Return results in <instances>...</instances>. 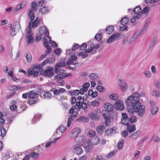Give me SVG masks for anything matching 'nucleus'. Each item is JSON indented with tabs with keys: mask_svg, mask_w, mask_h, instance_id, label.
<instances>
[{
	"mask_svg": "<svg viewBox=\"0 0 160 160\" xmlns=\"http://www.w3.org/2000/svg\"><path fill=\"white\" fill-rule=\"evenodd\" d=\"M139 96L137 92H134L128 97L125 103L129 114H132L135 112L137 113L139 117H142L145 113V107L138 101Z\"/></svg>",
	"mask_w": 160,
	"mask_h": 160,
	"instance_id": "f257e3e1",
	"label": "nucleus"
},
{
	"mask_svg": "<svg viewBox=\"0 0 160 160\" xmlns=\"http://www.w3.org/2000/svg\"><path fill=\"white\" fill-rule=\"evenodd\" d=\"M39 23V19L38 17H37L30 26H29V23L28 27L26 29L27 35L26 36V37L27 38V43H32L34 41V39L32 36V33L31 32V27L33 28H36L38 26Z\"/></svg>",
	"mask_w": 160,
	"mask_h": 160,
	"instance_id": "f03ea898",
	"label": "nucleus"
},
{
	"mask_svg": "<svg viewBox=\"0 0 160 160\" xmlns=\"http://www.w3.org/2000/svg\"><path fill=\"white\" fill-rule=\"evenodd\" d=\"M36 5L37 3L33 1L32 2L31 5V8L29 10L28 14V17L30 19L29 22V26L33 22V20L35 18L34 12H36L37 11V9L36 8Z\"/></svg>",
	"mask_w": 160,
	"mask_h": 160,
	"instance_id": "7ed1b4c3",
	"label": "nucleus"
},
{
	"mask_svg": "<svg viewBox=\"0 0 160 160\" xmlns=\"http://www.w3.org/2000/svg\"><path fill=\"white\" fill-rule=\"evenodd\" d=\"M11 27V35L14 36L16 34L19 29L21 28L19 22H15L13 24V26H12V25L11 24L10 25Z\"/></svg>",
	"mask_w": 160,
	"mask_h": 160,
	"instance_id": "20e7f679",
	"label": "nucleus"
},
{
	"mask_svg": "<svg viewBox=\"0 0 160 160\" xmlns=\"http://www.w3.org/2000/svg\"><path fill=\"white\" fill-rule=\"evenodd\" d=\"M66 63L65 62H59L57 63L56 64V67L55 68V72L56 73H58L59 72V74L63 75L66 74V71L63 70L61 69V68L65 66Z\"/></svg>",
	"mask_w": 160,
	"mask_h": 160,
	"instance_id": "39448f33",
	"label": "nucleus"
},
{
	"mask_svg": "<svg viewBox=\"0 0 160 160\" xmlns=\"http://www.w3.org/2000/svg\"><path fill=\"white\" fill-rule=\"evenodd\" d=\"M150 104L151 113L153 115H155L158 112L159 108L156 105L155 102L152 100L150 101Z\"/></svg>",
	"mask_w": 160,
	"mask_h": 160,
	"instance_id": "423d86ee",
	"label": "nucleus"
},
{
	"mask_svg": "<svg viewBox=\"0 0 160 160\" xmlns=\"http://www.w3.org/2000/svg\"><path fill=\"white\" fill-rule=\"evenodd\" d=\"M53 69V68L51 67H48L47 69L44 71L43 75L48 78L53 77L54 72H52Z\"/></svg>",
	"mask_w": 160,
	"mask_h": 160,
	"instance_id": "0eeeda50",
	"label": "nucleus"
},
{
	"mask_svg": "<svg viewBox=\"0 0 160 160\" xmlns=\"http://www.w3.org/2000/svg\"><path fill=\"white\" fill-rule=\"evenodd\" d=\"M80 132L81 130L79 128H75L71 131L69 137L71 138H75Z\"/></svg>",
	"mask_w": 160,
	"mask_h": 160,
	"instance_id": "6e6552de",
	"label": "nucleus"
},
{
	"mask_svg": "<svg viewBox=\"0 0 160 160\" xmlns=\"http://www.w3.org/2000/svg\"><path fill=\"white\" fill-rule=\"evenodd\" d=\"M121 36L119 33H116L112 34L109 38L107 41V42L111 43L119 39Z\"/></svg>",
	"mask_w": 160,
	"mask_h": 160,
	"instance_id": "1a4fd4ad",
	"label": "nucleus"
},
{
	"mask_svg": "<svg viewBox=\"0 0 160 160\" xmlns=\"http://www.w3.org/2000/svg\"><path fill=\"white\" fill-rule=\"evenodd\" d=\"M83 142V143H82V144L85 148V152H89L91 151L92 149V148L89 145V144L91 142V141L89 139H87L84 141V142Z\"/></svg>",
	"mask_w": 160,
	"mask_h": 160,
	"instance_id": "9d476101",
	"label": "nucleus"
},
{
	"mask_svg": "<svg viewBox=\"0 0 160 160\" xmlns=\"http://www.w3.org/2000/svg\"><path fill=\"white\" fill-rule=\"evenodd\" d=\"M103 117L104 118L105 121V124L106 126L107 125L108 123L110 122L111 116L108 112L106 111L102 110V112Z\"/></svg>",
	"mask_w": 160,
	"mask_h": 160,
	"instance_id": "9b49d317",
	"label": "nucleus"
},
{
	"mask_svg": "<svg viewBox=\"0 0 160 160\" xmlns=\"http://www.w3.org/2000/svg\"><path fill=\"white\" fill-rule=\"evenodd\" d=\"M66 78V76L63 74H58L56 75L54 77V79L56 80V81L58 83H61L62 85H63L64 82L62 79H64Z\"/></svg>",
	"mask_w": 160,
	"mask_h": 160,
	"instance_id": "f8f14e48",
	"label": "nucleus"
},
{
	"mask_svg": "<svg viewBox=\"0 0 160 160\" xmlns=\"http://www.w3.org/2000/svg\"><path fill=\"white\" fill-rule=\"evenodd\" d=\"M42 30V32L43 34L46 35V36L45 37H46V38H47L48 39H49V41L50 42L51 41V38L49 36L47 35H48L49 34V31L47 28L46 26H44V27H41L39 29V30L40 32L41 30Z\"/></svg>",
	"mask_w": 160,
	"mask_h": 160,
	"instance_id": "ddd939ff",
	"label": "nucleus"
},
{
	"mask_svg": "<svg viewBox=\"0 0 160 160\" xmlns=\"http://www.w3.org/2000/svg\"><path fill=\"white\" fill-rule=\"evenodd\" d=\"M114 107L116 110H118L119 111H122L124 108L122 102L120 100L116 101V103L114 105Z\"/></svg>",
	"mask_w": 160,
	"mask_h": 160,
	"instance_id": "4468645a",
	"label": "nucleus"
},
{
	"mask_svg": "<svg viewBox=\"0 0 160 160\" xmlns=\"http://www.w3.org/2000/svg\"><path fill=\"white\" fill-rule=\"evenodd\" d=\"M77 115V112L74 111L73 113L69 116L68 118V121L67 123V126L69 127L71 124L72 121L73 120L74 118H76Z\"/></svg>",
	"mask_w": 160,
	"mask_h": 160,
	"instance_id": "2eb2a0df",
	"label": "nucleus"
},
{
	"mask_svg": "<svg viewBox=\"0 0 160 160\" xmlns=\"http://www.w3.org/2000/svg\"><path fill=\"white\" fill-rule=\"evenodd\" d=\"M150 21V20L149 19H147L142 29L141 30H138V31L140 33V34H143V33L145 32L146 31L148 26L149 24Z\"/></svg>",
	"mask_w": 160,
	"mask_h": 160,
	"instance_id": "dca6fc26",
	"label": "nucleus"
},
{
	"mask_svg": "<svg viewBox=\"0 0 160 160\" xmlns=\"http://www.w3.org/2000/svg\"><path fill=\"white\" fill-rule=\"evenodd\" d=\"M118 84L120 86V88L123 91L125 90L127 88V85L125 81L124 80H119L118 82Z\"/></svg>",
	"mask_w": 160,
	"mask_h": 160,
	"instance_id": "f3484780",
	"label": "nucleus"
},
{
	"mask_svg": "<svg viewBox=\"0 0 160 160\" xmlns=\"http://www.w3.org/2000/svg\"><path fill=\"white\" fill-rule=\"evenodd\" d=\"M83 150L78 145L74 146L73 148V152L79 155L83 152Z\"/></svg>",
	"mask_w": 160,
	"mask_h": 160,
	"instance_id": "a211bd4d",
	"label": "nucleus"
},
{
	"mask_svg": "<svg viewBox=\"0 0 160 160\" xmlns=\"http://www.w3.org/2000/svg\"><path fill=\"white\" fill-rule=\"evenodd\" d=\"M104 107L105 109V111H106L107 112H112L113 110V105L110 103H106L104 104Z\"/></svg>",
	"mask_w": 160,
	"mask_h": 160,
	"instance_id": "6ab92c4d",
	"label": "nucleus"
},
{
	"mask_svg": "<svg viewBox=\"0 0 160 160\" xmlns=\"http://www.w3.org/2000/svg\"><path fill=\"white\" fill-rule=\"evenodd\" d=\"M51 91L53 92L54 94L55 95H58L60 94L61 92H64L65 91V90L63 88H61L58 90L57 89L54 88H52Z\"/></svg>",
	"mask_w": 160,
	"mask_h": 160,
	"instance_id": "aec40b11",
	"label": "nucleus"
},
{
	"mask_svg": "<svg viewBox=\"0 0 160 160\" xmlns=\"http://www.w3.org/2000/svg\"><path fill=\"white\" fill-rule=\"evenodd\" d=\"M45 41L43 42V44L44 47L47 48V50L45 52L48 54L51 51V47L49 44H48V40L46 37H44Z\"/></svg>",
	"mask_w": 160,
	"mask_h": 160,
	"instance_id": "412c9836",
	"label": "nucleus"
},
{
	"mask_svg": "<svg viewBox=\"0 0 160 160\" xmlns=\"http://www.w3.org/2000/svg\"><path fill=\"white\" fill-rule=\"evenodd\" d=\"M39 92L35 91L34 90L28 92V98H32L33 97H38Z\"/></svg>",
	"mask_w": 160,
	"mask_h": 160,
	"instance_id": "4be33fe9",
	"label": "nucleus"
},
{
	"mask_svg": "<svg viewBox=\"0 0 160 160\" xmlns=\"http://www.w3.org/2000/svg\"><path fill=\"white\" fill-rule=\"evenodd\" d=\"M122 118L121 119V122L123 125H127L128 122H126V121H128V120L129 118L128 117L126 113H122Z\"/></svg>",
	"mask_w": 160,
	"mask_h": 160,
	"instance_id": "5701e85b",
	"label": "nucleus"
},
{
	"mask_svg": "<svg viewBox=\"0 0 160 160\" xmlns=\"http://www.w3.org/2000/svg\"><path fill=\"white\" fill-rule=\"evenodd\" d=\"M126 125L127 126V129L130 133L134 132L136 129L134 125H128V124Z\"/></svg>",
	"mask_w": 160,
	"mask_h": 160,
	"instance_id": "b1692460",
	"label": "nucleus"
},
{
	"mask_svg": "<svg viewBox=\"0 0 160 160\" xmlns=\"http://www.w3.org/2000/svg\"><path fill=\"white\" fill-rule=\"evenodd\" d=\"M86 139H85L82 136H77L75 138V141L77 143H83V142L85 143L86 142H84Z\"/></svg>",
	"mask_w": 160,
	"mask_h": 160,
	"instance_id": "393cba45",
	"label": "nucleus"
},
{
	"mask_svg": "<svg viewBox=\"0 0 160 160\" xmlns=\"http://www.w3.org/2000/svg\"><path fill=\"white\" fill-rule=\"evenodd\" d=\"M140 132L139 131H137L130 135L129 137L130 139H134L137 138L139 136Z\"/></svg>",
	"mask_w": 160,
	"mask_h": 160,
	"instance_id": "a878e982",
	"label": "nucleus"
},
{
	"mask_svg": "<svg viewBox=\"0 0 160 160\" xmlns=\"http://www.w3.org/2000/svg\"><path fill=\"white\" fill-rule=\"evenodd\" d=\"M39 12L42 14H45L48 12L49 10L48 7L44 6L39 9Z\"/></svg>",
	"mask_w": 160,
	"mask_h": 160,
	"instance_id": "bb28decb",
	"label": "nucleus"
},
{
	"mask_svg": "<svg viewBox=\"0 0 160 160\" xmlns=\"http://www.w3.org/2000/svg\"><path fill=\"white\" fill-rule=\"evenodd\" d=\"M105 129V127L102 125H99L97 127V131L98 133L100 134H102L104 132Z\"/></svg>",
	"mask_w": 160,
	"mask_h": 160,
	"instance_id": "cd10ccee",
	"label": "nucleus"
},
{
	"mask_svg": "<svg viewBox=\"0 0 160 160\" xmlns=\"http://www.w3.org/2000/svg\"><path fill=\"white\" fill-rule=\"evenodd\" d=\"M77 57L75 56H71V58L68 60L67 62V65H69L70 64H73L74 63L73 62L76 61Z\"/></svg>",
	"mask_w": 160,
	"mask_h": 160,
	"instance_id": "c85d7f7f",
	"label": "nucleus"
},
{
	"mask_svg": "<svg viewBox=\"0 0 160 160\" xmlns=\"http://www.w3.org/2000/svg\"><path fill=\"white\" fill-rule=\"evenodd\" d=\"M91 142V144L92 145H97L100 142L99 138L98 136H96L95 138H92Z\"/></svg>",
	"mask_w": 160,
	"mask_h": 160,
	"instance_id": "c756f323",
	"label": "nucleus"
},
{
	"mask_svg": "<svg viewBox=\"0 0 160 160\" xmlns=\"http://www.w3.org/2000/svg\"><path fill=\"white\" fill-rule=\"evenodd\" d=\"M140 34V33L138 31L133 34L132 37L131 38L130 41L131 42H132L134 41L139 36Z\"/></svg>",
	"mask_w": 160,
	"mask_h": 160,
	"instance_id": "7c9ffc66",
	"label": "nucleus"
},
{
	"mask_svg": "<svg viewBox=\"0 0 160 160\" xmlns=\"http://www.w3.org/2000/svg\"><path fill=\"white\" fill-rule=\"evenodd\" d=\"M115 130L113 128H108L105 130V133L107 135L110 136L112 135V133L115 132Z\"/></svg>",
	"mask_w": 160,
	"mask_h": 160,
	"instance_id": "2f4dec72",
	"label": "nucleus"
},
{
	"mask_svg": "<svg viewBox=\"0 0 160 160\" xmlns=\"http://www.w3.org/2000/svg\"><path fill=\"white\" fill-rule=\"evenodd\" d=\"M43 98L47 99H50L52 97V95L49 92H47L44 93L43 95Z\"/></svg>",
	"mask_w": 160,
	"mask_h": 160,
	"instance_id": "473e14b6",
	"label": "nucleus"
},
{
	"mask_svg": "<svg viewBox=\"0 0 160 160\" xmlns=\"http://www.w3.org/2000/svg\"><path fill=\"white\" fill-rule=\"evenodd\" d=\"M66 128L63 125H61L59 128H58L57 129L55 132L56 133H57L58 132V131L60 132L62 134V133L66 130Z\"/></svg>",
	"mask_w": 160,
	"mask_h": 160,
	"instance_id": "72a5a7b5",
	"label": "nucleus"
},
{
	"mask_svg": "<svg viewBox=\"0 0 160 160\" xmlns=\"http://www.w3.org/2000/svg\"><path fill=\"white\" fill-rule=\"evenodd\" d=\"M133 11L134 14H138L141 12V7L139 6L136 7L134 9Z\"/></svg>",
	"mask_w": 160,
	"mask_h": 160,
	"instance_id": "f704fd0d",
	"label": "nucleus"
},
{
	"mask_svg": "<svg viewBox=\"0 0 160 160\" xmlns=\"http://www.w3.org/2000/svg\"><path fill=\"white\" fill-rule=\"evenodd\" d=\"M114 27L112 26H109L106 29V31L108 34H111L114 31Z\"/></svg>",
	"mask_w": 160,
	"mask_h": 160,
	"instance_id": "c9c22d12",
	"label": "nucleus"
},
{
	"mask_svg": "<svg viewBox=\"0 0 160 160\" xmlns=\"http://www.w3.org/2000/svg\"><path fill=\"white\" fill-rule=\"evenodd\" d=\"M29 98V103L31 105L34 104L36 102L37 100L38 99V97Z\"/></svg>",
	"mask_w": 160,
	"mask_h": 160,
	"instance_id": "e433bc0d",
	"label": "nucleus"
},
{
	"mask_svg": "<svg viewBox=\"0 0 160 160\" xmlns=\"http://www.w3.org/2000/svg\"><path fill=\"white\" fill-rule=\"evenodd\" d=\"M42 115L40 114H35L34 116V118L32 121V123L35 124L36 122L35 120L39 119L41 117Z\"/></svg>",
	"mask_w": 160,
	"mask_h": 160,
	"instance_id": "4c0bfd02",
	"label": "nucleus"
},
{
	"mask_svg": "<svg viewBox=\"0 0 160 160\" xmlns=\"http://www.w3.org/2000/svg\"><path fill=\"white\" fill-rule=\"evenodd\" d=\"M12 105L10 107V108L12 111H14L17 109V106L16 105V101H14L12 103Z\"/></svg>",
	"mask_w": 160,
	"mask_h": 160,
	"instance_id": "58836bf2",
	"label": "nucleus"
},
{
	"mask_svg": "<svg viewBox=\"0 0 160 160\" xmlns=\"http://www.w3.org/2000/svg\"><path fill=\"white\" fill-rule=\"evenodd\" d=\"M27 61L28 62H30L32 60V56L30 53H26L25 56Z\"/></svg>",
	"mask_w": 160,
	"mask_h": 160,
	"instance_id": "ea45409f",
	"label": "nucleus"
},
{
	"mask_svg": "<svg viewBox=\"0 0 160 160\" xmlns=\"http://www.w3.org/2000/svg\"><path fill=\"white\" fill-rule=\"evenodd\" d=\"M123 139L122 138H121L117 144L118 147L119 149L120 150L122 149L123 147Z\"/></svg>",
	"mask_w": 160,
	"mask_h": 160,
	"instance_id": "a19ab883",
	"label": "nucleus"
},
{
	"mask_svg": "<svg viewBox=\"0 0 160 160\" xmlns=\"http://www.w3.org/2000/svg\"><path fill=\"white\" fill-rule=\"evenodd\" d=\"M109 98L111 99L116 100L118 99V94L116 93H112L110 95Z\"/></svg>",
	"mask_w": 160,
	"mask_h": 160,
	"instance_id": "79ce46f5",
	"label": "nucleus"
},
{
	"mask_svg": "<svg viewBox=\"0 0 160 160\" xmlns=\"http://www.w3.org/2000/svg\"><path fill=\"white\" fill-rule=\"evenodd\" d=\"M98 77L97 74L95 73H91L89 75V77L91 79L94 80H95Z\"/></svg>",
	"mask_w": 160,
	"mask_h": 160,
	"instance_id": "37998d69",
	"label": "nucleus"
},
{
	"mask_svg": "<svg viewBox=\"0 0 160 160\" xmlns=\"http://www.w3.org/2000/svg\"><path fill=\"white\" fill-rule=\"evenodd\" d=\"M152 95L156 97H159L160 96V91L156 90H154L152 91Z\"/></svg>",
	"mask_w": 160,
	"mask_h": 160,
	"instance_id": "c03bdc74",
	"label": "nucleus"
},
{
	"mask_svg": "<svg viewBox=\"0 0 160 160\" xmlns=\"http://www.w3.org/2000/svg\"><path fill=\"white\" fill-rule=\"evenodd\" d=\"M129 21V19L127 17H125L122 18L121 21V24L124 25H127Z\"/></svg>",
	"mask_w": 160,
	"mask_h": 160,
	"instance_id": "a18cd8bd",
	"label": "nucleus"
},
{
	"mask_svg": "<svg viewBox=\"0 0 160 160\" xmlns=\"http://www.w3.org/2000/svg\"><path fill=\"white\" fill-rule=\"evenodd\" d=\"M97 90L100 92H103L105 91V89L104 87L102 86H98L96 87Z\"/></svg>",
	"mask_w": 160,
	"mask_h": 160,
	"instance_id": "49530a36",
	"label": "nucleus"
},
{
	"mask_svg": "<svg viewBox=\"0 0 160 160\" xmlns=\"http://www.w3.org/2000/svg\"><path fill=\"white\" fill-rule=\"evenodd\" d=\"M141 18V16L140 15L138 16H135L134 17H132V18L131 19V22L133 23H134L136 21L137 19Z\"/></svg>",
	"mask_w": 160,
	"mask_h": 160,
	"instance_id": "de8ad7c7",
	"label": "nucleus"
},
{
	"mask_svg": "<svg viewBox=\"0 0 160 160\" xmlns=\"http://www.w3.org/2000/svg\"><path fill=\"white\" fill-rule=\"evenodd\" d=\"M137 120L136 117L135 116L133 115L130 118H129L128 121H129L132 123H134L137 121Z\"/></svg>",
	"mask_w": 160,
	"mask_h": 160,
	"instance_id": "09e8293b",
	"label": "nucleus"
},
{
	"mask_svg": "<svg viewBox=\"0 0 160 160\" xmlns=\"http://www.w3.org/2000/svg\"><path fill=\"white\" fill-rule=\"evenodd\" d=\"M38 156L39 154H38L35 152H31L29 154L30 156L35 159H37Z\"/></svg>",
	"mask_w": 160,
	"mask_h": 160,
	"instance_id": "8fccbe9b",
	"label": "nucleus"
},
{
	"mask_svg": "<svg viewBox=\"0 0 160 160\" xmlns=\"http://www.w3.org/2000/svg\"><path fill=\"white\" fill-rule=\"evenodd\" d=\"M1 136L3 137L6 134V129L4 128H1Z\"/></svg>",
	"mask_w": 160,
	"mask_h": 160,
	"instance_id": "3c124183",
	"label": "nucleus"
},
{
	"mask_svg": "<svg viewBox=\"0 0 160 160\" xmlns=\"http://www.w3.org/2000/svg\"><path fill=\"white\" fill-rule=\"evenodd\" d=\"M66 53L67 54H69L71 56H73L75 53V51H74L72 49H69L66 50Z\"/></svg>",
	"mask_w": 160,
	"mask_h": 160,
	"instance_id": "603ef678",
	"label": "nucleus"
},
{
	"mask_svg": "<svg viewBox=\"0 0 160 160\" xmlns=\"http://www.w3.org/2000/svg\"><path fill=\"white\" fill-rule=\"evenodd\" d=\"M34 71V68H31V69L29 68L28 70L27 71L28 73L27 75L28 76H30L33 74Z\"/></svg>",
	"mask_w": 160,
	"mask_h": 160,
	"instance_id": "864d4df0",
	"label": "nucleus"
},
{
	"mask_svg": "<svg viewBox=\"0 0 160 160\" xmlns=\"http://www.w3.org/2000/svg\"><path fill=\"white\" fill-rule=\"evenodd\" d=\"M96 134L95 132L93 130H89L88 132V135L89 137H92L94 136H95Z\"/></svg>",
	"mask_w": 160,
	"mask_h": 160,
	"instance_id": "5fc2aeb1",
	"label": "nucleus"
},
{
	"mask_svg": "<svg viewBox=\"0 0 160 160\" xmlns=\"http://www.w3.org/2000/svg\"><path fill=\"white\" fill-rule=\"evenodd\" d=\"M90 86V84L89 82H86L82 86V88L84 89L85 91H87L88 88Z\"/></svg>",
	"mask_w": 160,
	"mask_h": 160,
	"instance_id": "6e6d98bb",
	"label": "nucleus"
},
{
	"mask_svg": "<svg viewBox=\"0 0 160 160\" xmlns=\"http://www.w3.org/2000/svg\"><path fill=\"white\" fill-rule=\"evenodd\" d=\"M120 27L121 31L127 30L128 27L126 25H124L122 23Z\"/></svg>",
	"mask_w": 160,
	"mask_h": 160,
	"instance_id": "4d7b16f0",
	"label": "nucleus"
},
{
	"mask_svg": "<svg viewBox=\"0 0 160 160\" xmlns=\"http://www.w3.org/2000/svg\"><path fill=\"white\" fill-rule=\"evenodd\" d=\"M54 61H52L51 62L49 61V59H48V58H47L41 64L42 66H44L46 64L48 63V62H49L50 63H53L54 61H55V59H54Z\"/></svg>",
	"mask_w": 160,
	"mask_h": 160,
	"instance_id": "13d9d810",
	"label": "nucleus"
},
{
	"mask_svg": "<svg viewBox=\"0 0 160 160\" xmlns=\"http://www.w3.org/2000/svg\"><path fill=\"white\" fill-rule=\"evenodd\" d=\"M99 102L96 100L92 101L91 103V104L94 107L98 106L99 105Z\"/></svg>",
	"mask_w": 160,
	"mask_h": 160,
	"instance_id": "bf43d9fd",
	"label": "nucleus"
},
{
	"mask_svg": "<svg viewBox=\"0 0 160 160\" xmlns=\"http://www.w3.org/2000/svg\"><path fill=\"white\" fill-rule=\"evenodd\" d=\"M102 37L100 33L97 34L95 36V38L98 41H100L102 39Z\"/></svg>",
	"mask_w": 160,
	"mask_h": 160,
	"instance_id": "052dcab7",
	"label": "nucleus"
},
{
	"mask_svg": "<svg viewBox=\"0 0 160 160\" xmlns=\"http://www.w3.org/2000/svg\"><path fill=\"white\" fill-rule=\"evenodd\" d=\"M87 44L86 43H83L80 46V49L82 51L85 50L87 47Z\"/></svg>",
	"mask_w": 160,
	"mask_h": 160,
	"instance_id": "680f3d73",
	"label": "nucleus"
},
{
	"mask_svg": "<svg viewBox=\"0 0 160 160\" xmlns=\"http://www.w3.org/2000/svg\"><path fill=\"white\" fill-rule=\"evenodd\" d=\"M121 134L123 137H126L128 135V132L126 130H124L121 132Z\"/></svg>",
	"mask_w": 160,
	"mask_h": 160,
	"instance_id": "e2e57ef3",
	"label": "nucleus"
},
{
	"mask_svg": "<svg viewBox=\"0 0 160 160\" xmlns=\"http://www.w3.org/2000/svg\"><path fill=\"white\" fill-rule=\"evenodd\" d=\"M79 120H81L82 122H87L88 121V118L85 117H81L79 118Z\"/></svg>",
	"mask_w": 160,
	"mask_h": 160,
	"instance_id": "0e129e2a",
	"label": "nucleus"
},
{
	"mask_svg": "<svg viewBox=\"0 0 160 160\" xmlns=\"http://www.w3.org/2000/svg\"><path fill=\"white\" fill-rule=\"evenodd\" d=\"M148 138V137H143L138 142L137 144V145H139L141 144L142 143H143L144 141H145Z\"/></svg>",
	"mask_w": 160,
	"mask_h": 160,
	"instance_id": "69168bd1",
	"label": "nucleus"
},
{
	"mask_svg": "<svg viewBox=\"0 0 160 160\" xmlns=\"http://www.w3.org/2000/svg\"><path fill=\"white\" fill-rule=\"evenodd\" d=\"M54 52L57 55H58L61 53L62 52L61 49L59 48L56 49L54 51Z\"/></svg>",
	"mask_w": 160,
	"mask_h": 160,
	"instance_id": "338daca9",
	"label": "nucleus"
},
{
	"mask_svg": "<svg viewBox=\"0 0 160 160\" xmlns=\"http://www.w3.org/2000/svg\"><path fill=\"white\" fill-rule=\"evenodd\" d=\"M144 74L145 76L148 78H149L151 76V74L148 71H146L144 72Z\"/></svg>",
	"mask_w": 160,
	"mask_h": 160,
	"instance_id": "774afa93",
	"label": "nucleus"
}]
</instances>
